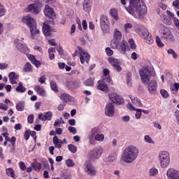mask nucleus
Returning a JSON list of instances; mask_svg holds the SVG:
<instances>
[{
    "mask_svg": "<svg viewBox=\"0 0 179 179\" xmlns=\"http://www.w3.org/2000/svg\"><path fill=\"white\" fill-rule=\"evenodd\" d=\"M129 6H125L127 12L135 16L137 13L138 16H143L148 13V8L145 3L141 1V0H129Z\"/></svg>",
    "mask_w": 179,
    "mask_h": 179,
    "instance_id": "obj_1",
    "label": "nucleus"
},
{
    "mask_svg": "<svg viewBox=\"0 0 179 179\" xmlns=\"http://www.w3.org/2000/svg\"><path fill=\"white\" fill-rule=\"evenodd\" d=\"M142 83L144 85H148V89L150 94H157V82L155 80H150L152 76V71L148 69H143L139 72Z\"/></svg>",
    "mask_w": 179,
    "mask_h": 179,
    "instance_id": "obj_2",
    "label": "nucleus"
},
{
    "mask_svg": "<svg viewBox=\"0 0 179 179\" xmlns=\"http://www.w3.org/2000/svg\"><path fill=\"white\" fill-rule=\"evenodd\" d=\"M139 155V149L134 145L127 147L122 155V160L125 163H133Z\"/></svg>",
    "mask_w": 179,
    "mask_h": 179,
    "instance_id": "obj_3",
    "label": "nucleus"
},
{
    "mask_svg": "<svg viewBox=\"0 0 179 179\" xmlns=\"http://www.w3.org/2000/svg\"><path fill=\"white\" fill-rule=\"evenodd\" d=\"M22 22L26 23L27 26L29 27L31 36H34V34H40V30L37 29L36 20L33 17L25 16L22 17Z\"/></svg>",
    "mask_w": 179,
    "mask_h": 179,
    "instance_id": "obj_4",
    "label": "nucleus"
},
{
    "mask_svg": "<svg viewBox=\"0 0 179 179\" xmlns=\"http://www.w3.org/2000/svg\"><path fill=\"white\" fill-rule=\"evenodd\" d=\"M136 32L138 33L141 37L144 38L147 44H153L154 41L153 38H152V34H149V31H148V29L145 28V27H140L138 29H136Z\"/></svg>",
    "mask_w": 179,
    "mask_h": 179,
    "instance_id": "obj_5",
    "label": "nucleus"
},
{
    "mask_svg": "<svg viewBox=\"0 0 179 179\" xmlns=\"http://www.w3.org/2000/svg\"><path fill=\"white\" fill-rule=\"evenodd\" d=\"M43 4L40 1H35L33 3L29 4L25 9L26 12L33 13V15H38L39 12L41 11Z\"/></svg>",
    "mask_w": 179,
    "mask_h": 179,
    "instance_id": "obj_6",
    "label": "nucleus"
},
{
    "mask_svg": "<svg viewBox=\"0 0 179 179\" xmlns=\"http://www.w3.org/2000/svg\"><path fill=\"white\" fill-rule=\"evenodd\" d=\"M162 38L167 43H176V38L173 32L166 27H164L161 32Z\"/></svg>",
    "mask_w": 179,
    "mask_h": 179,
    "instance_id": "obj_7",
    "label": "nucleus"
},
{
    "mask_svg": "<svg viewBox=\"0 0 179 179\" xmlns=\"http://www.w3.org/2000/svg\"><path fill=\"white\" fill-rule=\"evenodd\" d=\"M101 155H103V148H95L89 151L87 157L92 162H94L98 159L101 157Z\"/></svg>",
    "mask_w": 179,
    "mask_h": 179,
    "instance_id": "obj_8",
    "label": "nucleus"
},
{
    "mask_svg": "<svg viewBox=\"0 0 179 179\" xmlns=\"http://www.w3.org/2000/svg\"><path fill=\"white\" fill-rule=\"evenodd\" d=\"M159 159L161 167L166 169L170 164V153L167 151H162L159 154Z\"/></svg>",
    "mask_w": 179,
    "mask_h": 179,
    "instance_id": "obj_9",
    "label": "nucleus"
},
{
    "mask_svg": "<svg viewBox=\"0 0 179 179\" xmlns=\"http://www.w3.org/2000/svg\"><path fill=\"white\" fill-rule=\"evenodd\" d=\"M100 27L103 33H110V20H108L107 16H101Z\"/></svg>",
    "mask_w": 179,
    "mask_h": 179,
    "instance_id": "obj_10",
    "label": "nucleus"
},
{
    "mask_svg": "<svg viewBox=\"0 0 179 179\" xmlns=\"http://www.w3.org/2000/svg\"><path fill=\"white\" fill-rule=\"evenodd\" d=\"M108 97L110 101H112L111 103L116 104V106H121V104H124V98L118 95L117 93L111 92L108 94Z\"/></svg>",
    "mask_w": 179,
    "mask_h": 179,
    "instance_id": "obj_11",
    "label": "nucleus"
},
{
    "mask_svg": "<svg viewBox=\"0 0 179 179\" xmlns=\"http://www.w3.org/2000/svg\"><path fill=\"white\" fill-rule=\"evenodd\" d=\"M84 170L88 176H96L97 174V171H96V167L93 166V164L90 161H86L84 164Z\"/></svg>",
    "mask_w": 179,
    "mask_h": 179,
    "instance_id": "obj_12",
    "label": "nucleus"
},
{
    "mask_svg": "<svg viewBox=\"0 0 179 179\" xmlns=\"http://www.w3.org/2000/svg\"><path fill=\"white\" fill-rule=\"evenodd\" d=\"M77 48L80 53V60L81 64H85V61L87 62V64H89V62L90 61V55L85 52L84 50L80 48V46H78Z\"/></svg>",
    "mask_w": 179,
    "mask_h": 179,
    "instance_id": "obj_13",
    "label": "nucleus"
},
{
    "mask_svg": "<svg viewBox=\"0 0 179 179\" xmlns=\"http://www.w3.org/2000/svg\"><path fill=\"white\" fill-rule=\"evenodd\" d=\"M44 14L45 16H46V17H48L49 19L53 20L55 19V17H57L54 9L52 8L50 6H45L44 9Z\"/></svg>",
    "mask_w": 179,
    "mask_h": 179,
    "instance_id": "obj_14",
    "label": "nucleus"
},
{
    "mask_svg": "<svg viewBox=\"0 0 179 179\" xmlns=\"http://www.w3.org/2000/svg\"><path fill=\"white\" fill-rule=\"evenodd\" d=\"M114 113H115L114 109V103L110 102L108 103L105 108V114L108 117H114Z\"/></svg>",
    "mask_w": 179,
    "mask_h": 179,
    "instance_id": "obj_15",
    "label": "nucleus"
},
{
    "mask_svg": "<svg viewBox=\"0 0 179 179\" xmlns=\"http://www.w3.org/2000/svg\"><path fill=\"white\" fill-rule=\"evenodd\" d=\"M168 179H179V172L174 169H169L166 172Z\"/></svg>",
    "mask_w": 179,
    "mask_h": 179,
    "instance_id": "obj_16",
    "label": "nucleus"
},
{
    "mask_svg": "<svg viewBox=\"0 0 179 179\" xmlns=\"http://www.w3.org/2000/svg\"><path fill=\"white\" fill-rule=\"evenodd\" d=\"M15 47L19 50L21 52L25 53L29 51V48L26 45V44L22 43V41L19 40H15Z\"/></svg>",
    "mask_w": 179,
    "mask_h": 179,
    "instance_id": "obj_17",
    "label": "nucleus"
},
{
    "mask_svg": "<svg viewBox=\"0 0 179 179\" xmlns=\"http://www.w3.org/2000/svg\"><path fill=\"white\" fill-rule=\"evenodd\" d=\"M96 89L98 90H101V92H105V93H108V86L106 83H104V80H99L97 82Z\"/></svg>",
    "mask_w": 179,
    "mask_h": 179,
    "instance_id": "obj_18",
    "label": "nucleus"
},
{
    "mask_svg": "<svg viewBox=\"0 0 179 179\" xmlns=\"http://www.w3.org/2000/svg\"><path fill=\"white\" fill-rule=\"evenodd\" d=\"M42 30L45 37H51V32L52 31V30L50 24H47L46 22H44L43 24Z\"/></svg>",
    "mask_w": 179,
    "mask_h": 179,
    "instance_id": "obj_19",
    "label": "nucleus"
},
{
    "mask_svg": "<svg viewBox=\"0 0 179 179\" xmlns=\"http://www.w3.org/2000/svg\"><path fill=\"white\" fill-rule=\"evenodd\" d=\"M39 120L41 121H51L52 119V112L48 111L45 112V114L41 113L38 115Z\"/></svg>",
    "mask_w": 179,
    "mask_h": 179,
    "instance_id": "obj_20",
    "label": "nucleus"
},
{
    "mask_svg": "<svg viewBox=\"0 0 179 179\" xmlns=\"http://www.w3.org/2000/svg\"><path fill=\"white\" fill-rule=\"evenodd\" d=\"M35 92L41 96L42 97H45V90L41 85H36L34 87Z\"/></svg>",
    "mask_w": 179,
    "mask_h": 179,
    "instance_id": "obj_21",
    "label": "nucleus"
},
{
    "mask_svg": "<svg viewBox=\"0 0 179 179\" xmlns=\"http://www.w3.org/2000/svg\"><path fill=\"white\" fill-rule=\"evenodd\" d=\"M53 143L55 144V148L57 149H61L62 148V140H59L57 136L53 137Z\"/></svg>",
    "mask_w": 179,
    "mask_h": 179,
    "instance_id": "obj_22",
    "label": "nucleus"
},
{
    "mask_svg": "<svg viewBox=\"0 0 179 179\" xmlns=\"http://www.w3.org/2000/svg\"><path fill=\"white\" fill-rule=\"evenodd\" d=\"M129 99H131L133 104L134 106H136L137 107H142L143 104L142 102H141V99H139L138 97H134L132 95L129 96Z\"/></svg>",
    "mask_w": 179,
    "mask_h": 179,
    "instance_id": "obj_23",
    "label": "nucleus"
},
{
    "mask_svg": "<svg viewBox=\"0 0 179 179\" xmlns=\"http://www.w3.org/2000/svg\"><path fill=\"white\" fill-rule=\"evenodd\" d=\"M66 86L69 89H76L79 86V82L78 81H67Z\"/></svg>",
    "mask_w": 179,
    "mask_h": 179,
    "instance_id": "obj_24",
    "label": "nucleus"
},
{
    "mask_svg": "<svg viewBox=\"0 0 179 179\" xmlns=\"http://www.w3.org/2000/svg\"><path fill=\"white\" fill-rule=\"evenodd\" d=\"M127 45H128V43H127L125 41H122L120 43H119V48L122 54H125V52H127Z\"/></svg>",
    "mask_w": 179,
    "mask_h": 179,
    "instance_id": "obj_25",
    "label": "nucleus"
},
{
    "mask_svg": "<svg viewBox=\"0 0 179 179\" xmlns=\"http://www.w3.org/2000/svg\"><path fill=\"white\" fill-rule=\"evenodd\" d=\"M100 132V128L99 127H93L91 130V134L89 136V139L92 140L94 138L96 134H99Z\"/></svg>",
    "mask_w": 179,
    "mask_h": 179,
    "instance_id": "obj_26",
    "label": "nucleus"
},
{
    "mask_svg": "<svg viewBox=\"0 0 179 179\" xmlns=\"http://www.w3.org/2000/svg\"><path fill=\"white\" fill-rule=\"evenodd\" d=\"M60 99L64 101V103H68V101H71V100H72V96L69 94H62L60 95Z\"/></svg>",
    "mask_w": 179,
    "mask_h": 179,
    "instance_id": "obj_27",
    "label": "nucleus"
},
{
    "mask_svg": "<svg viewBox=\"0 0 179 179\" xmlns=\"http://www.w3.org/2000/svg\"><path fill=\"white\" fill-rule=\"evenodd\" d=\"M110 15L115 20H118V11H117V9L111 8L110 10Z\"/></svg>",
    "mask_w": 179,
    "mask_h": 179,
    "instance_id": "obj_28",
    "label": "nucleus"
},
{
    "mask_svg": "<svg viewBox=\"0 0 179 179\" xmlns=\"http://www.w3.org/2000/svg\"><path fill=\"white\" fill-rule=\"evenodd\" d=\"M54 52H55V49L54 48H50L48 49L49 59L50 61L55 59V54H54Z\"/></svg>",
    "mask_w": 179,
    "mask_h": 179,
    "instance_id": "obj_29",
    "label": "nucleus"
},
{
    "mask_svg": "<svg viewBox=\"0 0 179 179\" xmlns=\"http://www.w3.org/2000/svg\"><path fill=\"white\" fill-rule=\"evenodd\" d=\"M113 37H114V40H117L118 41H120V40H121V37H122V34H121V31L115 29L114 31Z\"/></svg>",
    "mask_w": 179,
    "mask_h": 179,
    "instance_id": "obj_30",
    "label": "nucleus"
},
{
    "mask_svg": "<svg viewBox=\"0 0 179 179\" xmlns=\"http://www.w3.org/2000/svg\"><path fill=\"white\" fill-rule=\"evenodd\" d=\"M108 61L112 66H116V65L120 64V61H118V59L111 57L108 59Z\"/></svg>",
    "mask_w": 179,
    "mask_h": 179,
    "instance_id": "obj_31",
    "label": "nucleus"
},
{
    "mask_svg": "<svg viewBox=\"0 0 179 179\" xmlns=\"http://www.w3.org/2000/svg\"><path fill=\"white\" fill-rule=\"evenodd\" d=\"M131 78H132V73L128 72L127 73V84L129 87L132 86V79Z\"/></svg>",
    "mask_w": 179,
    "mask_h": 179,
    "instance_id": "obj_32",
    "label": "nucleus"
},
{
    "mask_svg": "<svg viewBox=\"0 0 179 179\" xmlns=\"http://www.w3.org/2000/svg\"><path fill=\"white\" fill-rule=\"evenodd\" d=\"M15 90L18 93H24V92H26V87H23L22 83H19V85L16 87Z\"/></svg>",
    "mask_w": 179,
    "mask_h": 179,
    "instance_id": "obj_33",
    "label": "nucleus"
},
{
    "mask_svg": "<svg viewBox=\"0 0 179 179\" xmlns=\"http://www.w3.org/2000/svg\"><path fill=\"white\" fill-rule=\"evenodd\" d=\"M6 173L8 177H11L12 178H15V171L12 168H8L6 169Z\"/></svg>",
    "mask_w": 179,
    "mask_h": 179,
    "instance_id": "obj_34",
    "label": "nucleus"
},
{
    "mask_svg": "<svg viewBox=\"0 0 179 179\" xmlns=\"http://www.w3.org/2000/svg\"><path fill=\"white\" fill-rule=\"evenodd\" d=\"M178 90H179V83H174L173 86L171 87V90L173 94H177V93L178 92Z\"/></svg>",
    "mask_w": 179,
    "mask_h": 179,
    "instance_id": "obj_35",
    "label": "nucleus"
},
{
    "mask_svg": "<svg viewBox=\"0 0 179 179\" xmlns=\"http://www.w3.org/2000/svg\"><path fill=\"white\" fill-rule=\"evenodd\" d=\"M16 110L17 111H23V110H24V102L20 101L16 103Z\"/></svg>",
    "mask_w": 179,
    "mask_h": 179,
    "instance_id": "obj_36",
    "label": "nucleus"
},
{
    "mask_svg": "<svg viewBox=\"0 0 179 179\" xmlns=\"http://www.w3.org/2000/svg\"><path fill=\"white\" fill-rule=\"evenodd\" d=\"M167 53L169 55H172L173 59H177V58H178V54H177L176 52V51H174V50H173V49H168L167 50Z\"/></svg>",
    "mask_w": 179,
    "mask_h": 179,
    "instance_id": "obj_37",
    "label": "nucleus"
},
{
    "mask_svg": "<svg viewBox=\"0 0 179 179\" xmlns=\"http://www.w3.org/2000/svg\"><path fill=\"white\" fill-rule=\"evenodd\" d=\"M85 86H94V78H90L84 82Z\"/></svg>",
    "mask_w": 179,
    "mask_h": 179,
    "instance_id": "obj_38",
    "label": "nucleus"
},
{
    "mask_svg": "<svg viewBox=\"0 0 179 179\" xmlns=\"http://www.w3.org/2000/svg\"><path fill=\"white\" fill-rule=\"evenodd\" d=\"M120 45V41H117V39H113L110 42V47L113 48L114 50L117 48Z\"/></svg>",
    "mask_w": 179,
    "mask_h": 179,
    "instance_id": "obj_39",
    "label": "nucleus"
},
{
    "mask_svg": "<svg viewBox=\"0 0 179 179\" xmlns=\"http://www.w3.org/2000/svg\"><path fill=\"white\" fill-rule=\"evenodd\" d=\"M50 87L53 92L58 93V85H57V83L55 81H50Z\"/></svg>",
    "mask_w": 179,
    "mask_h": 179,
    "instance_id": "obj_40",
    "label": "nucleus"
},
{
    "mask_svg": "<svg viewBox=\"0 0 179 179\" xmlns=\"http://www.w3.org/2000/svg\"><path fill=\"white\" fill-rule=\"evenodd\" d=\"M31 71V64H30V62H27L24 64L23 72H30Z\"/></svg>",
    "mask_w": 179,
    "mask_h": 179,
    "instance_id": "obj_41",
    "label": "nucleus"
},
{
    "mask_svg": "<svg viewBox=\"0 0 179 179\" xmlns=\"http://www.w3.org/2000/svg\"><path fill=\"white\" fill-rule=\"evenodd\" d=\"M31 166L34 170H41V163L40 162L32 163Z\"/></svg>",
    "mask_w": 179,
    "mask_h": 179,
    "instance_id": "obj_42",
    "label": "nucleus"
},
{
    "mask_svg": "<svg viewBox=\"0 0 179 179\" xmlns=\"http://www.w3.org/2000/svg\"><path fill=\"white\" fill-rule=\"evenodd\" d=\"M159 171L156 168H152L150 169V176L151 177H155V176H157Z\"/></svg>",
    "mask_w": 179,
    "mask_h": 179,
    "instance_id": "obj_43",
    "label": "nucleus"
},
{
    "mask_svg": "<svg viewBox=\"0 0 179 179\" xmlns=\"http://www.w3.org/2000/svg\"><path fill=\"white\" fill-rule=\"evenodd\" d=\"M8 78H9L10 80H17L18 76H17V75H16V73L10 72L8 74Z\"/></svg>",
    "mask_w": 179,
    "mask_h": 179,
    "instance_id": "obj_44",
    "label": "nucleus"
},
{
    "mask_svg": "<svg viewBox=\"0 0 179 179\" xmlns=\"http://www.w3.org/2000/svg\"><path fill=\"white\" fill-rule=\"evenodd\" d=\"M95 141H98L99 142H103L104 141V135L103 134H96L94 136Z\"/></svg>",
    "mask_w": 179,
    "mask_h": 179,
    "instance_id": "obj_45",
    "label": "nucleus"
},
{
    "mask_svg": "<svg viewBox=\"0 0 179 179\" xmlns=\"http://www.w3.org/2000/svg\"><path fill=\"white\" fill-rule=\"evenodd\" d=\"M69 148V150H70V152H71V153H76L78 148H76V146L73 145V144H69L68 145Z\"/></svg>",
    "mask_w": 179,
    "mask_h": 179,
    "instance_id": "obj_46",
    "label": "nucleus"
},
{
    "mask_svg": "<svg viewBox=\"0 0 179 179\" xmlns=\"http://www.w3.org/2000/svg\"><path fill=\"white\" fill-rule=\"evenodd\" d=\"M83 8L85 12H90V4L87 1H84Z\"/></svg>",
    "mask_w": 179,
    "mask_h": 179,
    "instance_id": "obj_47",
    "label": "nucleus"
},
{
    "mask_svg": "<svg viewBox=\"0 0 179 179\" xmlns=\"http://www.w3.org/2000/svg\"><path fill=\"white\" fill-rule=\"evenodd\" d=\"M144 141L147 142V143H155V141L152 139V138L149 135L145 136Z\"/></svg>",
    "mask_w": 179,
    "mask_h": 179,
    "instance_id": "obj_48",
    "label": "nucleus"
},
{
    "mask_svg": "<svg viewBox=\"0 0 179 179\" xmlns=\"http://www.w3.org/2000/svg\"><path fill=\"white\" fill-rule=\"evenodd\" d=\"M160 94L164 99H168L169 97V92L166 91V90H160Z\"/></svg>",
    "mask_w": 179,
    "mask_h": 179,
    "instance_id": "obj_49",
    "label": "nucleus"
},
{
    "mask_svg": "<svg viewBox=\"0 0 179 179\" xmlns=\"http://www.w3.org/2000/svg\"><path fill=\"white\" fill-rule=\"evenodd\" d=\"M156 43L160 48L162 47H164V43L162 42V40H160V38L159 36L156 37Z\"/></svg>",
    "mask_w": 179,
    "mask_h": 179,
    "instance_id": "obj_50",
    "label": "nucleus"
},
{
    "mask_svg": "<svg viewBox=\"0 0 179 179\" xmlns=\"http://www.w3.org/2000/svg\"><path fill=\"white\" fill-rule=\"evenodd\" d=\"M129 45H130L132 50H135L136 48V45L135 44V41L134 39L129 40Z\"/></svg>",
    "mask_w": 179,
    "mask_h": 179,
    "instance_id": "obj_51",
    "label": "nucleus"
},
{
    "mask_svg": "<svg viewBox=\"0 0 179 179\" xmlns=\"http://www.w3.org/2000/svg\"><path fill=\"white\" fill-rule=\"evenodd\" d=\"M6 13L5 7L0 3V17L4 16Z\"/></svg>",
    "mask_w": 179,
    "mask_h": 179,
    "instance_id": "obj_52",
    "label": "nucleus"
},
{
    "mask_svg": "<svg viewBox=\"0 0 179 179\" xmlns=\"http://www.w3.org/2000/svg\"><path fill=\"white\" fill-rule=\"evenodd\" d=\"M66 164L67 167H73L75 166V163H73V161H72L71 159L66 161Z\"/></svg>",
    "mask_w": 179,
    "mask_h": 179,
    "instance_id": "obj_53",
    "label": "nucleus"
},
{
    "mask_svg": "<svg viewBox=\"0 0 179 179\" xmlns=\"http://www.w3.org/2000/svg\"><path fill=\"white\" fill-rule=\"evenodd\" d=\"M136 112V118L137 120H139V118H141V115H142V109H136L135 110Z\"/></svg>",
    "mask_w": 179,
    "mask_h": 179,
    "instance_id": "obj_54",
    "label": "nucleus"
},
{
    "mask_svg": "<svg viewBox=\"0 0 179 179\" xmlns=\"http://www.w3.org/2000/svg\"><path fill=\"white\" fill-rule=\"evenodd\" d=\"M34 122V115L33 114L29 115L27 117L28 124H33Z\"/></svg>",
    "mask_w": 179,
    "mask_h": 179,
    "instance_id": "obj_55",
    "label": "nucleus"
},
{
    "mask_svg": "<svg viewBox=\"0 0 179 179\" xmlns=\"http://www.w3.org/2000/svg\"><path fill=\"white\" fill-rule=\"evenodd\" d=\"M106 52L108 57H111V55H113L114 54V51H113V50H111L110 48H106Z\"/></svg>",
    "mask_w": 179,
    "mask_h": 179,
    "instance_id": "obj_56",
    "label": "nucleus"
},
{
    "mask_svg": "<svg viewBox=\"0 0 179 179\" xmlns=\"http://www.w3.org/2000/svg\"><path fill=\"white\" fill-rule=\"evenodd\" d=\"M29 138H30V130H26L24 134V138L25 141H29Z\"/></svg>",
    "mask_w": 179,
    "mask_h": 179,
    "instance_id": "obj_57",
    "label": "nucleus"
},
{
    "mask_svg": "<svg viewBox=\"0 0 179 179\" xmlns=\"http://www.w3.org/2000/svg\"><path fill=\"white\" fill-rule=\"evenodd\" d=\"M20 169L22 170V171H24L26 170V164H24V162H19Z\"/></svg>",
    "mask_w": 179,
    "mask_h": 179,
    "instance_id": "obj_58",
    "label": "nucleus"
},
{
    "mask_svg": "<svg viewBox=\"0 0 179 179\" xmlns=\"http://www.w3.org/2000/svg\"><path fill=\"white\" fill-rule=\"evenodd\" d=\"M69 132H71V134H73V135H75L76 134V128L73 127H69L68 128Z\"/></svg>",
    "mask_w": 179,
    "mask_h": 179,
    "instance_id": "obj_59",
    "label": "nucleus"
},
{
    "mask_svg": "<svg viewBox=\"0 0 179 179\" xmlns=\"http://www.w3.org/2000/svg\"><path fill=\"white\" fill-rule=\"evenodd\" d=\"M32 64L33 65H35L36 68H40V66H41V63L40 62V61L36 60V59L34 61Z\"/></svg>",
    "mask_w": 179,
    "mask_h": 179,
    "instance_id": "obj_60",
    "label": "nucleus"
},
{
    "mask_svg": "<svg viewBox=\"0 0 179 179\" xmlns=\"http://www.w3.org/2000/svg\"><path fill=\"white\" fill-rule=\"evenodd\" d=\"M0 110H3V111H7L8 106L5 103H0Z\"/></svg>",
    "mask_w": 179,
    "mask_h": 179,
    "instance_id": "obj_61",
    "label": "nucleus"
},
{
    "mask_svg": "<svg viewBox=\"0 0 179 179\" xmlns=\"http://www.w3.org/2000/svg\"><path fill=\"white\" fill-rule=\"evenodd\" d=\"M8 66H9V65L6 63H0V69L1 70L6 69Z\"/></svg>",
    "mask_w": 179,
    "mask_h": 179,
    "instance_id": "obj_62",
    "label": "nucleus"
},
{
    "mask_svg": "<svg viewBox=\"0 0 179 179\" xmlns=\"http://www.w3.org/2000/svg\"><path fill=\"white\" fill-rule=\"evenodd\" d=\"M173 6H175L176 9H179V0H176L173 2Z\"/></svg>",
    "mask_w": 179,
    "mask_h": 179,
    "instance_id": "obj_63",
    "label": "nucleus"
},
{
    "mask_svg": "<svg viewBox=\"0 0 179 179\" xmlns=\"http://www.w3.org/2000/svg\"><path fill=\"white\" fill-rule=\"evenodd\" d=\"M173 22H174L175 26L177 27V29H179V20H178V19H177L176 17H174L173 18Z\"/></svg>",
    "mask_w": 179,
    "mask_h": 179,
    "instance_id": "obj_64",
    "label": "nucleus"
}]
</instances>
